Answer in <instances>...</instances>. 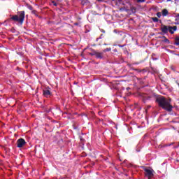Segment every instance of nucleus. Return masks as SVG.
Returning <instances> with one entry per match:
<instances>
[{
  "mask_svg": "<svg viewBox=\"0 0 179 179\" xmlns=\"http://www.w3.org/2000/svg\"><path fill=\"white\" fill-rule=\"evenodd\" d=\"M159 38H164L163 40L164 43H166V44H170V40H169L166 36H163L162 37L159 36Z\"/></svg>",
  "mask_w": 179,
  "mask_h": 179,
  "instance_id": "nucleus-9",
  "label": "nucleus"
},
{
  "mask_svg": "<svg viewBox=\"0 0 179 179\" xmlns=\"http://www.w3.org/2000/svg\"><path fill=\"white\" fill-rule=\"evenodd\" d=\"M101 33H106V31L104 29H101Z\"/></svg>",
  "mask_w": 179,
  "mask_h": 179,
  "instance_id": "nucleus-26",
  "label": "nucleus"
},
{
  "mask_svg": "<svg viewBox=\"0 0 179 179\" xmlns=\"http://www.w3.org/2000/svg\"><path fill=\"white\" fill-rule=\"evenodd\" d=\"M143 170L145 171V177H148V179H152L155 177V171L153 169H149V168L146 166H143Z\"/></svg>",
  "mask_w": 179,
  "mask_h": 179,
  "instance_id": "nucleus-5",
  "label": "nucleus"
},
{
  "mask_svg": "<svg viewBox=\"0 0 179 179\" xmlns=\"http://www.w3.org/2000/svg\"><path fill=\"white\" fill-rule=\"evenodd\" d=\"M131 12H133V13H135V12H136V8L134 7H131Z\"/></svg>",
  "mask_w": 179,
  "mask_h": 179,
  "instance_id": "nucleus-14",
  "label": "nucleus"
},
{
  "mask_svg": "<svg viewBox=\"0 0 179 179\" xmlns=\"http://www.w3.org/2000/svg\"><path fill=\"white\" fill-rule=\"evenodd\" d=\"M31 13H32L33 15H37V10H33L31 11Z\"/></svg>",
  "mask_w": 179,
  "mask_h": 179,
  "instance_id": "nucleus-15",
  "label": "nucleus"
},
{
  "mask_svg": "<svg viewBox=\"0 0 179 179\" xmlns=\"http://www.w3.org/2000/svg\"><path fill=\"white\" fill-rule=\"evenodd\" d=\"M170 69L173 71L174 72H176V69L174 68L173 66H171Z\"/></svg>",
  "mask_w": 179,
  "mask_h": 179,
  "instance_id": "nucleus-18",
  "label": "nucleus"
},
{
  "mask_svg": "<svg viewBox=\"0 0 179 179\" xmlns=\"http://www.w3.org/2000/svg\"><path fill=\"white\" fill-rule=\"evenodd\" d=\"M145 113H148V109H145Z\"/></svg>",
  "mask_w": 179,
  "mask_h": 179,
  "instance_id": "nucleus-31",
  "label": "nucleus"
},
{
  "mask_svg": "<svg viewBox=\"0 0 179 179\" xmlns=\"http://www.w3.org/2000/svg\"><path fill=\"white\" fill-rule=\"evenodd\" d=\"M101 37H103V34H101L99 38H101Z\"/></svg>",
  "mask_w": 179,
  "mask_h": 179,
  "instance_id": "nucleus-29",
  "label": "nucleus"
},
{
  "mask_svg": "<svg viewBox=\"0 0 179 179\" xmlns=\"http://www.w3.org/2000/svg\"><path fill=\"white\" fill-rule=\"evenodd\" d=\"M170 1H171V0H167V2H170Z\"/></svg>",
  "mask_w": 179,
  "mask_h": 179,
  "instance_id": "nucleus-32",
  "label": "nucleus"
},
{
  "mask_svg": "<svg viewBox=\"0 0 179 179\" xmlns=\"http://www.w3.org/2000/svg\"><path fill=\"white\" fill-rule=\"evenodd\" d=\"M91 52H89V55L91 57L94 56L97 59H103L104 58V53L96 51L94 49H90Z\"/></svg>",
  "mask_w": 179,
  "mask_h": 179,
  "instance_id": "nucleus-4",
  "label": "nucleus"
},
{
  "mask_svg": "<svg viewBox=\"0 0 179 179\" xmlns=\"http://www.w3.org/2000/svg\"><path fill=\"white\" fill-rule=\"evenodd\" d=\"M118 47H120L121 48H122V47H125V45H118Z\"/></svg>",
  "mask_w": 179,
  "mask_h": 179,
  "instance_id": "nucleus-23",
  "label": "nucleus"
},
{
  "mask_svg": "<svg viewBox=\"0 0 179 179\" xmlns=\"http://www.w3.org/2000/svg\"><path fill=\"white\" fill-rule=\"evenodd\" d=\"M80 141L83 142V145H85V140L82 137H80Z\"/></svg>",
  "mask_w": 179,
  "mask_h": 179,
  "instance_id": "nucleus-20",
  "label": "nucleus"
},
{
  "mask_svg": "<svg viewBox=\"0 0 179 179\" xmlns=\"http://www.w3.org/2000/svg\"><path fill=\"white\" fill-rule=\"evenodd\" d=\"M109 51H111V48H108L104 49L103 52H107Z\"/></svg>",
  "mask_w": 179,
  "mask_h": 179,
  "instance_id": "nucleus-13",
  "label": "nucleus"
},
{
  "mask_svg": "<svg viewBox=\"0 0 179 179\" xmlns=\"http://www.w3.org/2000/svg\"><path fill=\"white\" fill-rule=\"evenodd\" d=\"M98 2H104V0H97Z\"/></svg>",
  "mask_w": 179,
  "mask_h": 179,
  "instance_id": "nucleus-27",
  "label": "nucleus"
},
{
  "mask_svg": "<svg viewBox=\"0 0 179 179\" xmlns=\"http://www.w3.org/2000/svg\"><path fill=\"white\" fill-rule=\"evenodd\" d=\"M74 26H79V24L78 22L74 23Z\"/></svg>",
  "mask_w": 179,
  "mask_h": 179,
  "instance_id": "nucleus-25",
  "label": "nucleus"
},
{
  "mask_svg": "<svg viewBox=\"0 0 179 179\" xmlns=\"http://www.w3.org/2000/svg\"><path fill=\"white\" fill-rule=\"evenodd\" d=\"M24 10L19 11L18 15H13L10 20H13V22H19L20 24H23V22H24Z\"/></svg>",
  "mask_w": 179,
  "mask_h": 179,
  "instance_id": "nucleus-3",
  "label": "nucleus"
},
{
  "mask_svg": "<svg viewBox=\"0 0 179 179\" xmlns=\"http://www.w3.org/2000/svg\"><path fill=\"white\" fill-rule=\"evenodd\" d=\"M43 94L45 97H50V96H51V91L49 90H43Z\"/></svg>",
  "mask_w": 179,
  "mask_h": 179,
  "instance_id": "nucleus-8",
  "label": "nucleus"
},
{
  "mask_svg": "<svg viewBox=\"0 0 179 179\" xmlns=\"http://www.w3.org/2000/svg\"><path fill=\"white\" fill-rule=\"evenodd\" d=\"M26 145V141L23 138H19L17 141V148H23Z\"/></svg>",
  "mask_w": 179,
  "mask_h": 179,
  "instance_id": "nucleus-6",
  "label": "nucleus"
},
{
  "mask_svg": "<svg viewBox=\"0 0 179 179\" xmlns=\"http://www.w3.org/2000/svg\"><path fill=\"white\" fill-rule=\"evenodd\" d=\"M156 101L158 103L159 107H161L163 110L168 111V113H171V111H173V107L170 103V101L166 99V97L159 96L157 98Z\"/></svg>",
  "mask_w": 179,
  "mask_h": 179,
  "instance_id": "nucleus-1",
  "label": "nucleus"
},
{
  "mask_svg": "<svg viewBox=\"0 0 179 179\" xmlns=\"http://www.w3.org/2000/svg\"><path fill=\"white\" fill-rule=\"evenodd\" d=\"M161 36H164V34H167V33H170V34H174V31H177V26H173L171 27L170 25H164V24H161L160 27Z\"/></svg>",
  "mask_w": 179,
  "mask_h": 179,
  "instance_id": "nucleus-2",
  "label": "nucleus"
},
{
  "mask_svg": "<svg viewBox=\"0 0 179 179\" xmlns=\"http://www.w3.org/2000/svg\"><path fill=\"white\" fill-rule=\"evenodd\" d=\"M134 71H136V72H138V73L142 72L143 70H139L138 69H135Z\"/></svg>",
  "mask_w": 179,
  "mask_h": 179,
  "instance_id": "nucleus-17",
  "label": "nucleus"
},
{
  "mask_svg": "<svg viewBox=\"0 0 179 179\" xmlns=\"http://www.w3.org/2000/svg\"><path fill=\"white\" fill-rule=\"evenodd\" d=\"M150 107H151L150 106H148V108H150Z\"/></svg>",
  "mask_w": 179,
  "mask_h": 179,
  "instance_id": "nucleus-30",
  "label": "nucleus"
},
{
  "mask_svg": "<svg viewBox=\"0 0 179 179\" xmlns=\"http://www.w3.org/2000/svg\"><path fill=\"white\" fill-rule=\"evenodd\" d=\"M99 41V38H96V41Z\"/></svg>",
  "mask_w": 179,
  "mask_h": 179,
  "instance_id": "nucleus-33",
  "label": "nucleus"
},
{
  "mask_svg": "<svg viewBox=\"0 0 179 179\" xmlns=\"http://www.w3.org/2000/svg\"><path fill=\"white\" fill-rule=\"evenodd\" d=\"M169 15V10L167 9L164 8L162 10V16L166 17Z\"/></svg>",
  "mask_w": 179,
  "mask_h": 179,
  "instance_id": "nucleus-10",
  "label": "nucleus"
},
{
  "mask_svg": "<svg viewBox=\"0 0 179 179\" xmlns=\"http://www.w3.org/2000/svg\"><path fill=\"white\" fill-rule=\"evenodd\" d=\"M157 17H162V13L160 12L157 13Z\"/></svg>",
  "mask_w": 179,
  "mask_h": 179,
  "instance_id": "nucleus-16",
  "label": "nucleus"
},
{
  "mask_svg": "<svg viewBox=\"0 0 179 179\" xmlns=\"http://www.w3.org/2000/svg\"><path fill=\"white\" fill-rule=\"evenodd\" d=\"M152 22H154V23H157V22H159V18L155 17H152L151 18Z\"/></svg>",
  "mask_w": 179,
  "mask_h": 179,
  "instance_id": "nucleus-12",
  "label": "nucleus"
},
{
  "mask_svg": "<svg viewBox=\"0 0 179 179\" xmlns=\"http://www.w3.org/2000/svg\"><path fill=\"white\" fill-rule=\"evenodd\" d=\"M176 24H179V18H176Z\"/></svg>",
  "mask_w": 179,
  "mask_h": 179,
  "instance_id": "nucleus-19",
  "label": "nucleus"
},
{
  "mask_svg": "<svg viewBox=\"0 0 179 179\" xmlns=\"http://www.w3.org/2000/svg\"><path fill=\"white\" fill-rule=\"evenodd\" d=\"M112 1H115V0H112Z\"/></svg>",
  "mask_w": 179,
  "mask_h": 179,
  "instance_id": "nucleus-34",
  "label": "nucleus"
},
{
  "mask_svg": "<svg viewBox=\"0 0 179 179\" xmlns=\"http://www.w3.org/2000/svg\"><path fill=\"white\" fill-rule=\"evenodd\" d=\"M52 3H54L55 6H57V3H55V1H52Z\"/></svg>",
  "mask_w": 179,
  "mask_h": 179,
  "instance_id": "nucleus-28",
  "label": "nucleus"
},
{
  "mask_svg": "<svg viewBox=\"0 0 179 179\" xmlns=\"http://www.w3.org/2000/svg\"><path fill=\"white\" fill-rule=\"evenodd\" d=\"M145 0H137V2L138 3H143Z\"/></svg>",
  "mask_w": 179,
  "mask_h": 179,
  "instance_id": "nucleus-21",
  "label": "nucleus"
},
{
  "mask_svg": "<svg viewBox=\"0 0 179 179\" xmlns=\"http://www.w3.org/2000/svg\"><path fill=\"white\" fill-rule=\"evenodd\" d=\"M28 9H29V10H33V6H29L28 7Z\"/></svg>",
  "mask_w": 179,
  "mask_h": 179,
  "instance_id": "nucleus-22",
  "label": "nucleus"
},
{
  "mask_svg": "<svg viewBox=\"0 0 179 179\" xmlns=\"http://www.w3.org/2000/svg\"><path fill=\"white\" fill-rule=\"evenodd\" d=\"M113 52H118V50L117 49H114Z\"/></svg>",
  "mask_w": 179,
  "mask_h": 179,
  "instance_id": "nucleus-24",
  "label": "nucleus"
},
{
  "mask_svg": "<svg viewBox=\"0 0 179 179\" xmlns=\"http://www.w3.org/2000/svg\"><path fill=\"white\" fill-rule=\"evenodd\" d=\"M141 96H142V97H143V101L144 103H146V100H150V99H152V96H148V95L146 94H142Z\"/></svg>",
  "mask_w": 179,
  "mask_h": 179,
  "instance_id": "nucleus-7",
  "label": "nucleus"
},
{
  "mask_svg": "<svg viewBox=\"0 0 179 179\" xmlns=\"http://www.w3.org/2000/svg\"><path fill=\"white\" fill-rule=\"evenodd\" d=\"M175 45H179V36L175 38V41L173 43Z\"/></svg>",
  "mask_w": 179,
  "mask_h": 179,
  "instance_id": "nucleus-11",
  "label": "nucleus"
}]
</instances>
